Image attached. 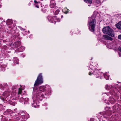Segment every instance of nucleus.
<instances>
[{"label": "nucleus", "mask_w": 121, "mask_h": 121, "mask_svg": "<svg viewBox=\"0 0 121 121\" xmlns=\"http://www.w3.org/2000/svg\"><path fill=\"white\" fill-rule=\"evenodd\" d=\"M116 26L118 29H121V21H120L117 23Z\"/></svg>", "instance_id": "6e6552de"}, {"label": "nucleus", "mask_w": 121, "mask_h": 121, "mask_svg": "<svg viewBox=\"0 0 121 121\" xmlns=\"http://www.w3.org/2000/svg\"><path fill=\"white\" fill-rule=\"evenodd\" d=\"M20 119V118L19 117H17V120L18 121Z\"/></svg>", "instance_id": "7c9ffc66"}, {"label": "nucleus", "mask_w": 121, "mask_h": 121, "mask_svg": "<svg viewBox=\"0 0 121 121\" xmlns=\"http://www.w3.org/2000/svg\"><path fill=\"white\" fill-rule=\"evenodd\" d=\"M84 1L87 3H89L91 4V0H84Z\"/></svg>", "instance_id": "a211bd4d"}, {"label": "nucleus", "mask_w": 121, "mask_h": 121, "mask_svg": "<svg viewBox=\"0 0 121 121\" xmlns=\"http://www.w3.org/2000/svg\"><path fill=\"white\" fill-rule=\"evenodd\" d=\"M13 88H15V86H13Z\"/></svg>", "instance_id": "e433bc0d"}, {"label": "nucleus", "mask_w": 121, "mask_h": 121, "mask_svg": "<svg viewBox=\"0 0 121 121\" xmlns=\"http://www.w3.org/2000/svg\"><path fill=\"white\" fill-rule=\"evenodd\" d=\"M95 23L96 21L94 19L89 23V29L92 32H94Z\"/></svg>", "instance_id": "20e7f679"}, {"label": "nucleus", "mask_w": 121, "mask_h": 121, "mask_svg": "<svg viewBox=\"0 0 121 121\" xmlns=\"http://www.w3.org/2000/svg\"><path fill=\"white\" fill-rule=\"evenodd\" d=\"M21 118L22 119V120H24V119H25V115H22L21 117Z\"/></svg>", "instance_id": "412c9836"}, {"label": "nucleus", "mask_w": 121, "mask_h": 121, "mask_svg": "<svg viewBox=\"0 0 121 121\" xmlns=\"http://www.w3.org/2000/svg\"><path fill=\"white\" fill-rule=\"evenodd\" d=\"M22 89L20 88H19L18 89V95L21 94L22 92Z\"/></svg>", "instance_id": "f3484780"}, {"label": "nucleus", "mask_w": 121, "mask_h": 121, "mask_svg": "<svg viewBox=\"0 0 121 121\" xmlns=\"http://www.w3.org/2000/svg\"><path fill=\"white\" fill-rule=\"evenodd\" d=\"M94 13H96V11H95V12H94ZM97 13H98V12H97Z\"/></svg>", "instance_id": "c9c22d12"}, {"label": "nucleus", "mask_w": 121, "mask_h": 121, "mask_svg": "<svg viewBox=\"0 0 121 121\" xmlns=\"http://www.w3.org/2000/svg\"><path fill=\"white\" fill-rule=\"evenodd\" d=\"M54 4L53 3H51L50 5V7L51 8L54 7Z\"/></svg>", "instance_id": "b1692460"}, {"label": "nucleus", "mask_w": 121, "mask_h": 121, "mask_svg": "<svg viewBox=\"0 0 121 121\" xmlns=\"http://www.w3.org/2000/svg\"><path fill=\"white\" fill-rule=\"evenodd\" d=\"M90 6V5H88V6Z\"/></svg>", "instance_id": "58836bf2"}, {"label": "nucleus", "mask_w": 121, "mask_h": 121, "mask_svg": "<svg viewBox=\"0 0 121 121\" xmlns=\"http://www.w3.org/2000/svg\"><path fill=\"white\" fill-rule=\"evenodd\" d=\"M118 49L120 51V52H118L119 56L120 57L121 56V48L120 47L118 48Z\"/></svg>", "instance_id": "dca6fc26"}, {"label": "nucleus", "mask_w": 121, "mask_h": 121, "mask_svg": "<svg viewBox=\"0 0 121 121\" xmlns=\"http://www.w3.org/2000/svg\"><path fill=\"white\" fill-rule=\"evenodd\" d=\"M21 121H26V120H22Z\"/></svg>", "instance_id": "473e14b6"}, {"label": "nucleus", "mask_w": 121, "mask_h": 121, "mask_svg": "<svg viewBox=\"0 0 121 121\" xmlns=\"http://www.w3.org/2000/svg\"><path fill=\"white\" fill-rule=\"evenodd\" d=\"M19 101L21 102L23 100V98L22 97H21L20 98H19Z\"/></svg>", "instance_id": "4be33fe9"}, {"label": "nucleus", "mask_w": 121, "mask_h": 121, "mask_svg": "<svg viewBox=\"0 0 121 121\" xmlns=\"http://www.w3.org/2000/svg\"><path fill=\"white\" fill-rule=\"evenodd\" d=\"M103 31L104 34H107L112 37L114 36L113 30L108 26L104 28L103 29Z\"/></svg>", "instance_id": "f03ea898"}, {"label": "nucleus", "mask_w": 121, "mask_h": 121, "mask_svg": "<svg viewBox=\"0 0 121 121\" xmlns=\"http://www.w3.org/2000/svg\"><path fill=\"white\" fill-rule=\"evenodd\" d=\"M114 87L112 86H109L108 85H106L105 86V88L107 90H109L111 88H113Z\"/></svg>", "instance_id": "ddd939ff"}, {"label": "nucleus", "mask_w": 121, "mask_h": 121, "mask_svg": "<svg viewBox=\"0 0 121 121\" xmlns=\"http://www.w3.org/2000/svg\"><path fill=\"white\" fill-rule=\"evenodd\" d=\"M9 21H10V23L9 24H12L13 23V22H12V20H9L8 21V22H9Z\"/></svg>", "instance_id": "cd10ccee"}, {"label": "nucleus", "mask_w": 121, "mask_h": 121, "mask_svg": "<svg viewBox=\"0 0 121 121\" xmlns=\"http://www.w3.org/2000/svg\"><path fill=\"white\" fill-rule=\"evenodd\" d=\"M6 65H3V66L2 65H0V70L3 71H4L5 70L4 67H6Z\"/></svg>", "instance_id": "0eeeda50"}, {"label": "nucleus", "mask_w": 121, "mask_h": 121, "mask_svg": "<svg viewBox=\"0 0 121 121\" xmlns=\"http://www.w3.org/2000/svg\"><path fill=\"white\" fill-rule=\"evenodd\" d=\"M94 119L93 118H91L90 119V121H94Z\"/></svg>", "instance_id": "bb28decb"}, {"label": "nucleus", "mask_w": 121, "mask_h": 121, "mask_svg": "<svg viewBox=\"0 0 121 121\" xmlns=\"http://www.w3.org/2000/svg\"><path fill=\"white\" fill-rule=\"evenodd\" d=\"M54 20H55V21H56L58 22L60 21L61 19L59 18H58L56 17H53Z\"/></svg>", "instance_id": "2eb2a0df"}, {"label": "nucleus", "mask_w": 121, "mask_h": 121, "mask_svg": "<svg viewBox=\"0 0 121 121\" xmlns=\"http://www.w3.org/2000/svg\"><path fill=\"white\" fill-rule=\"evenodd\" d=\"M9 103L10 104L12 105H15V103L14 102H10L11 101H10V100L9 101Z\"/></svg>", "instance_id": "aec40b11"}, {"label": "nucleus", "mask_w": 121, "mask_h": 121, "mask_svg": "<svg viewBox=\"0 0 121 121\" xmlns=\"http://www.w3.org/2000/svg\"><path fill=\"white\" fill-rule=\"evenodd\" d=\"M34 2L35 3V4L38 3V2L36 0H34Z\"/></svg>", "instance_id": "c756f323"}, {"label": "nucleus", "mask_w": 121, "mask_h": 121, "mask_svg": "<svg viewBox=\"0 0 121 121\" xmlns=\"http://www.w3.org/2000/svg\"><path fill=\"white\" fill-rule=\"evenodd\" d=\"M118 38L120 39H121V34L118 36Z\"/></svg>", "instance_id": "a878e982"}, {"label": "nucleus", "mask_w": 121, "mask_h": 121, "mask_svg": "<svg viewBox=\"0 0 121 121\" xmlns=\"http://www.w3.org/2000/svg\"><path fill=\"white\" fill-rule=\"evenodd\" d=\"M14 110H17V109H15Z\"/></svg>", "instance_id": "4c0bfd02"}, {"label": "nucleus", "mask_w": 121, "mask_h": 121, "mask_svg": "<svg viewBox=\"0 0 121 121\" xmlns=\"http://www.w3.org/2000/svg\"><path fill=\"white\" fill-rule=\"evenodd\" d=\"M45 86H42L39 87V88H38L35 87H34L33 91L35 89H37L39 90V93L38 96V95H39L40 96H41V95H43L42 94V92H43L45 90Z\"/></svg>", "instance_id": "39448f33"}, {"label": "nucleus", "mask_w": 121, "mask_h": 121, "mask_svg": "<svg viewBox=\"0 0 121 121\" xmlns=\"http://www.w3.org/2000/svg\"><path fill=\"white\" fill-rule=\"evenodd\" d=\"M25 119H27L29 117V115L28 113H26L25 115Z\"/></svg>", "instance_id": "6ab92c4d"}, {"label": "nucleus", "mask_w": 121, "mask_h": 121, "mask_svg": "<svg viewBox=\"0 0 121 121\" xmlns=\"http://www.w3.org/2000/svg\"><path fill=\"white\" fill-rule=\"evenodd\" d=\"M103 37L106 40H112V38L107 35H104L103 36Z\"/></svg>", "instance_id": "1a4fd4ad"}, {"label": "nucleus", "mask_w": 121, "mask_h": 121, "mask_svg": "<svg viewBox=\"0 0 121 121\" xmlns=\"http://www.w3.org/2000/svg\"><path fill=\"white\" fill-rule=\"evenodd\" d=\"M59 12V10H56L55 12V14H58Z\"/></svg>", "instance_id": "393cba45"}, {"label": "nucleus", "mask_w": 121, "mask_h": 121, "mask_svg": "<svg viewBox=\"0 0 121 121\" xmlns=\"http://www.w3.org/2000/svg\"><path fill=\"white\" fill-rule=\"evenodd\" d=\"M68 12V11H66V12H65V14L67 13Z\"/></svg>", "instance_id": "2f4dec72"}, {"label": "nucleus", "mask_w": 121, "mask_h": 121, "mask_svg": "<svg viewBox=\"0 0 121 121\" xmlns=\"http://www.w3.org/2000/svg\"><path fill=\"white\" fill-rule=\"evenodd\" d=\"M13 60H18V59L17 58V57H16V58H13Z\"/></svg>", "instance_id": "c85d7f7f"}, {"label": "nucleus", "mask_w": 121, "mask_h": 121, "mask_svg": "<svg viewBox=\"0 0 121 121\" xmlns=\"http://www.w3.org/2000/svg\"><path fill=\"white\" fill-rule=\"evenodd\" d=\"M39 93V90L35 89L33 92V95L32 99L33 100V103L32 104V106L36 108H39V101H41L44 97V95H41L40 96L39 95L38 96Z\"/></svg>", "instance_id": "f257e3e1"}, {"label": "nucleus", "mask_w": 121, "mask_h": 121, "mask_svg": "<svg viewBox=\"0 0 121 121\" xmlns=\"http://www.w3.org/2000/svg\"><path fill=\"white\" fill-rule=\"evenodd\" d=\"M107 73L106 72L104 74V77L106 80H108L109 78V76L107 75Z\"/></svg>", "instance_id": "4468645a"}, {"label": "nucleus", "mask_w": 121, "mask_h": 121, "mask_svg": "<svg viewBox=\"0 0 121 121\" xmlns=\"http://www.w3.org/2000/svg\"><path fill=\"white\" fill-rule=\"evenodd\" d=\"M114 87H115V89H116V87H115V86H114Z\"/></svg>", "instance_id": "f704fd0d"}, {"label": "nucleus", "mask_w": 121, "mask_h": 121, "mask_svg": "<svg viewBox=\"0 0 121 121\" xmlns=\"http://www.w3.org/2000/svg\"><path fill=\"white\" fill-rule=\"evenodd\" d=\"M93 73L97 71L98 70H96V69H93ZM93 73V72H92V70L91 69V72H89V74L90 75H91Z\"/></svg>", "instance_id": "9b49d317"}, {"label": "nucleus", "mask_w": 121, "mask_h": 121, "mask_svg": "<svg viewBox=\"0 0 121 121\" xmlns=\"http://www.w3.org/2000/svg\"><path fill=\"white\" fill-rule=\"evenodd\" d=\"M13 61L14 65H16V64H17L19 63L18 61Z\"/></svg>", "instance_id": "5701e85b"}, {"label": "nucleus", "mask_w": 121, "mask_h": 121, "mask_svg": "<svg viewBox=\"0 0 121 121\" xmlns=\"http://www.w3.org/2000/svg\"><path fill=\"white\" fill-rule=\"evenodd\" d=\"M43 82L42 73H40L39 74L37 79L36 80L34 84V87L40 84Z\"/></svg>", "instance_id": "7ed1b4c3"}, {"label": "nucleus", "mask_w": 121, "mask_h": 121, "mask_svg": "<svg viewBox=\"0 0 121 121\" xmlns=\"http://www.w3.org/2000/svg\"><path fill=\"white\" fill-rule=\"evenodd\" d=\"M36 7H37L38 8H39V6L38 5H36Z\"/></svg>", "instance_id": "72a5a7b5"}, {"label": "nucleus", "mask_w": 121, "mask_h": 121, "mask_svg": "<svg viewBox=\"0 0 121 121\" xmlns=\"http://www.w3.org/2000/svg\"><path fill=\"white\" fill-rule=\"evenodd\" d=\"M17 50H18V51H19V52H22L25 50V48L23 47H22L21 48H18L16 50V51H17Z\"/></svg>", "instance_id": "f8f14e48"}, {"label": "nucleus", "mask_w": 121, "mask_h": 121, "mask_svg": "<svg viewBox=\"0 0 121 121\" xmlns=\"http://www.w3.org/2000/svg\"><path fill=\"white\" fill-rule=\"evenodd\" d=\"M8 92H4L3 94V96H4L3 100H5V99H6V98L9 95L8 94Z\"/></svg>", "instance_id": "423d86ee"}, {"label": "nucleus", "mask_w": 121, "mask_h": 121, "mask_svg": "<svg viewBox=\"0 0 121 121\" xmlns=\"http://www.w3.org/2000/svg\"><path fill=\"white\" fill-rule=\"evenodd\" d=\"M24 104H28L29 103V100L27 98H26L24 100Z\"/></svg>", "instance_id": "9d476101"}]
</instances>
